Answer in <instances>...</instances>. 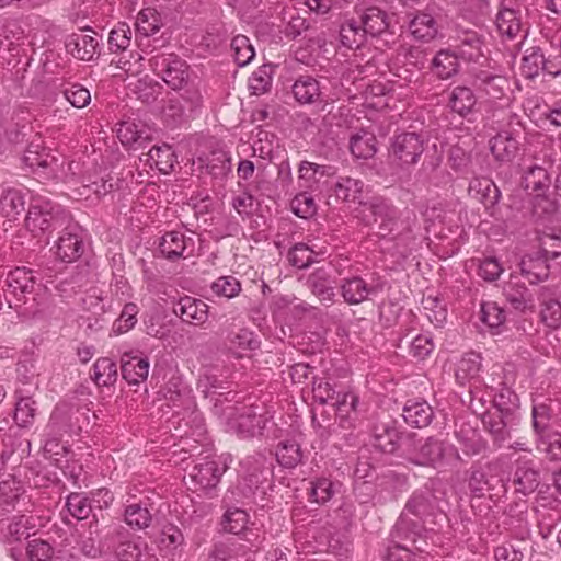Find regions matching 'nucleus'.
Masks as SVG:
<instances>
[{
    "label": "nucleus",
    "instance_id": "1",
    "mask_svg": "<svg viewBox=\"0 0 561 561\" xmlns=\"http://www.w3.org/2000/svg\"><path fill=\"white\" fill-rule=\"evenodd\" d=\"M66 215L60 206L53 205L49 201L35 199L26 216V226L32 231L49 232L61 227Z\"/></svg>",
    "mask_w": 561,
    "mask_h": 561
},
{
    "label": "nucleus",
    "instance_id": "2",
    "mask_svg": "<svg viewBox=\"0 0 561 561\" xmlns=\"http://www.w3.org/2000/svg\"><path fill=\"white\" fill-rule=\"evenodd\" d=\"M424 151V141L416 133L397 135L389 149L392 163L402 168L415 164Z\"/></svg>",
    "mask_w": 561,
    "mask_h": 561
},
{
    "label": "nucleus",
    "instance_id": "3",
    "mask_svg": "<svg viewBox=\"0 0 561 561\" xmlns=\"http://www.w3.org/2000/svg\"><path fill=\"white\" fill-rule=\"evenodd\" d=\"M154 71L161 75L162 80L173 90H180L188 78V66L174 54L158 55L151 60Z\"/></svg>",
    "mask_w": 561,
    "mask_h": 561
},
{
    "label": "nucleus",
    "instance_id": "4",
    "mask_svg": "<svg viewBox=\"0 0 561 561\" xmlns=\"http://www.w3.org/2000/svg\"><path fill=\"white\" fill-rule=\"evenodd\" d=\"M363 220L367 225L379 222L385 233L391 232L396 226L397 209L381 197H374L362 205Z\"/></svg>",
    "mask_w": 561,
    "mask_h": 561
},
{
    "label": "nucleus",
    "instance_id": "5",
    "mask_svg": "<svg viewBox=\"0 0 561 561\" xmlns=\"http://www.w3.org/2000/svg\"><path fill=\"white\" fill-rule=\"evenodd\" d=\"M323 82L310 76L299 77L293 85L294 96L301 104L327 102Z\"/></svg>",
    "mask_w": 561,
    "mask_h": 561
},
{
    "label": "nucleus",
    "instance_id": "6",
    "mask_svg": "<svg viewBox=\"0 0 561 561\" xmlns=\"http://www.w3.org/2000/svg\"><path fill=\"white\" fill-rule=\"evenodd\" d=\"M225 347L234 357H243L247 352L259 347V341L254 333L247 328H239L228 333Z\"/></svg>",
    "mask_w": 561,
    "mask_h": 561
},
{
    "label": "nucleus",
    "instance_id": "7",
    "mask_svg": "<svg viewBox=\"0 0 561 561\" xmlns=\"http://www.w3.org/2000/svg\"><path fill=\"white\" fill-rule=\"evenodd\" d=\"M520 274L530 283L545 280L549 274V266L540 252L526 254L518 263Z\"/></svg>",
    "mask_w": 561,
    "mask_h": 561
},
{
    "label": "nucleus",
    "instance_id": "8",
    "mask_svg": "<svg viewBox=\"0 0 561 561\" xmlns=\"http://www.w3.org/2000/svg\"><path fill=\"white\" fill-rule=\"evenodd\" d=\"M98 46L96 37L83 32L72 34L66 41L67 51L80 60H92Z\"/></svg>",
    "mask_w": 561,
    "mask_h": 561
},
{
    "label": "nucleus",
    "instance_id": "9",
    "mask_svg": "<svg viewBox=\"0 0 561 561\" xmlns=\"http://www.w3.org/2000/svg\"><path fill=\"white\" fill-rule=\"evenodd\" d=\"M117 137L122 145L128 149L137 150L151 140L149 131L142 124L123 122L117 128Z\"/></svg>",
    "mask_w": 561,
    "mask_h": 561
},
{
    "label": "nucleus",
    "instance_id": "10",
    "mask_svg": "<svg viewBox=\"0 0 561 561\" xmlns=\"http://www.w3.org/2000/svg\"><path fill=\"white\" fill-rule=\"evenodd\" d=\"M335 169L331 165L302 161L298 168L299 185L305 188H317L323 178H332Z\"/></svg>",
    "mask_w": 561,
    "mask_h": 561
},
{
    "label": "nucleus",
    "instance_id": "11",
    "mask_svg": "<svg viewBox=\"0 0 561 561\" xmlns=\"http://www.w3.org/2000/svg\"><path fill=\"white\" fill-rule=\"evenodd\" d=\"M55 255L62 262L71 263L83 252V243L76 233L64 231L54 247Z\"/></svg>",
    "mask_w": 561,
    "mask_h": 561
},
{
    "label": "nucleus",
    "instance_id": "12",
    "mask_svg": "<svg viewBox=\"0 0 561 561\" xmlns=\"http://www.w3.org/2000/svg\"><path fill=\"white\" fill-rule=\"evenodd\" d=\"M459 58L456 51L450 49H440L431 61L432 73L442 79L447 80L458 72Z\"/></svg>",
    "mask_w": 561,
    "mask_h": 561
},
{
    "label": "nucleus",
    "instance_id": "13",
    "mask_svg": "<svg viewBox=\"0 0 561 561\" xmlns=\"http://www.w3.org/2000/svg\"><path fill=\"white\" fill-rule=\"evenodd\" d=\"M174 312L180 313L186 322L202 324L208 318V305L201 299L185 296L179 300Z\"/></svg>",
    "mask_w": 561,
    "mask_h": 561
},
{
    "label": "nucleus",
    "instance_id": "14",
    "mask_svg": "<svg viewBox=\"0 0 561 561\" xmlns=\"http://www.w3.org/2000/svg\"><path fill=\"white\" fill-rule=\"evenodd\" d=\"M363 188L364 183L360 180L350 176L339 178L330 184L328 197L334 196L337 201L342 202H356L359 201Z\"/></svg>",
    "mask_w": 561,
    "mask_h": 561
},
{
    "label": "nucleus",
    "instance_id": "15",
    "mask_svg": "<svg viewBox=\"0 0 561 561\" xmlns=\"http://www.w3.org/2000/svg\"><path fill=\"white\" fill-rule=\"evenodd\" d=\"M123 378L130 385H138L145 381L149 374V362L138 356L124 354L121 359Z\"/></svg>",
    "mask_w": 561,
    "mask_h": 561
},
{
    "label": "nucleus",
    "instance_id": "16",
    "mask_svg": "<svg viewBox=\"0 0 561 561\" xmlns=\"http://www.w3.org/2000/svg\"><path fill=\"white\" fill-rule=\"evenodd\" d=\"M140 160L150 168H157L161 173L169 174L175 162V156L169 145L153 146Z\"/></svg>",
    "mask_w": 561,
    "mask_h": 561
},
{
    "label": "nucleus",
    "instance_id": "17",
    "mask_svg": "<svg viewBox=\"0 0 561 561\" xmlns=\"http://www.w3.org/2000/svg\"><path fill=\"white\" fill-rule=\"evenodd\" d=\"M402 416L409 425L422 428L433 419L432 407L425 401H408L403 408Z\"/></svg>",
    "mask_w": 561,
    "mask_h": 561
},
{
    "label": "nucleus",
    "instance_id": "18",
    "mask_svg": "<svg viewBox=\"0 0 561 561\" xmlns=\"http://www.w3.org/2000/svg\"><path fill=\"white\" fill-rule=\"evenodd\" d=\"M409 30L415 39L428 43L438 34L435 19L425 12L416 13L409 23Z\"/></svg>",
    "mask_w": 561,
    "mask_h": 561
},
{
    "label": "nucleus",
    "instance_id": "19",
    "mask_svg": "<svg viewBox=\"0 0 561 561\" xmlns=\"http://www.w3.org/2000/svg\"><path fill=\"white\" fill-rule=\"evenodd\" d=\"M24 196L19 190L0 186V215L16 219L24 211Z\"/></svg>",
    "mask_w": 561,
    "mask_h": 561
},
{
    "label": "nucleus",
    "instance_id": "20",
    "mask_svg": "<svg viewBox=\"0 0 561 561\" xmlns=\"http://www.w3.org/2000/svg\"><path fill=\"white\" fill-rule=\"evenodd\" d=\"M359 24L371 36H377L385 33L390 26L389 15L379 8H368L360 14Z\"/></svg>",
    "mask_w": 561,
    "mask_h": 561
},
{
    "label": "nucleus",
    "instance_id": "21",
    "mask_svg": "<svg viewBox=\"0 0 561 561\" xmlns=\"http://www.w3.org/2000/svg\"><path fill=\"white\" fill-rule=\"evenodd\" d=\"M457 54L465 60L479 61L483 56L482 42L474 31H463L457 38Z\"/></svg>",
    "mask_w": 561,
    "mask_h": 561
},
{
    "label": "nucleus",
    "instance_id": "22",
    "mask_svg": "<svg viewBox=\"0 0 561 561\" xmlns=\"http://www.w3.org/2000/svg\"><path fill=\"white\" fill-rule=\"evenodd\" d=\"M520 69L527 78L538 76L540 70H545L551 75L558 73V71H553L550 68L541 50L536 47H531L525 51V55L522 58Z\"/></svg>",
    "mask_w": 561,
    "mask_h": 561
},
{
    "label": "nucleus",
    "instance_id": "23",
    "mask_svg": "<svg viewBox=\"0 0 561 561\" xmlns=\"http://www.w3.org/2000/svg\"><path fill=\"white\" fill-rule=\"evenodd\" d=\"M504 295L510 305L518 311H533L535 309L533 294L524 285L511 282L505 287Z\"/></svg>",
    "mask_w": 561,
    "mask_h": 561
},
{
    "label": "nucleus",
    "instance_id": "24",
    "mask_svg": "<svg viewBox=\"0 0 561 561\" xmlns=\"http://www.w3.org/2000/svg\"><path fill=\"white\" fill-rule=\"evenodd\" d=\"M350 150L356 158L368 159L376 152V137L371 131L359 130L350 138Z\"/></svg>",
    "mask_w": 561,
    "mask_h": 561
},
{
    "label": "nucleus",
    "instance_id": "25",
    "mask_svg": "<svg viewBox=\"0 0 561 561\" xmlns=\"http://www.w3.org/2000/svg\"><path fill=\"white\" fill-rule=\"evenodd\" d=\"M91 378L99 387L114 385L117 380L116 364L107 357L96 359L91 368Z\"/></svg>",
    "mask_w": 561,
    "mask_h": 561
},
{
    "label": "nucleus",
    "instance_id": "26",
    "mask_svg": "<svg viewBox=\"0 0 561 561\" xmlns=\"http://www.w3.org/2000/svg\"><path fill=\"white\" fill-rule=\"evenodd\" d=\"M192 241L191 239H186L185 236L181 232L171 231L165 233L159 243V249L161 254L169 259L175 260L183 256L185 249L187 248V242Z\"/></svg>",
    "mask_w": 561,
    "mask_h": 561
},
{
    "label": "nucleus",
    "instance_id": "27",
    "mask_svg": "<svg viewBox=\"0 0 561 561\" xmlns=\"http://www.w3.org/2000/svg\"><path fill=\"white\" fill-rule=\"evenodd\" d=\"M490 149L496 160L510 161L518 150V141L507 133H500L490 140Z\"/></svg>",
    "mask_w": 561,
    "mask_h": 561
},
{
    "label": "nucleus",
    "instance_id": "28",
    "mask_svg": "<svg viewBox=\"0 0 561 561\" xmlns=\"http://www.w3.org/2000/svg\"><path fill=\"white\" fill-rule=\"evenodd\" d=\"M21 502H25V495L20 482L9 479L0 482V506L3 510L16 508Z\"/></svg>",
    "mask_w": 561,
    "mask_h": 561
},
{
    "label": "nucleus",
    "instance_id": "29",
    "mask_svg": "<svg viewBox=\"0 0 561 561\" xmlns=\"http://www.w3.org/2000/svg\"><path fill=\"white\" fill-rule=\"evenodd\" d=\"M444 456V447L442 442L435 438H427L421 445L415 455V463L420 466H436Z\"/></svg>",
    "mask_w": 561,
    "mask_h": 561
},
{
    "label": "nucleus",
    "instance_id": "30",
    "mask_svg": "<svg viewBox=\"0 0 561 561\" xmlns=\"http://www.w3.org/2000/svg\"><path fill=\"white\" fill-rule=\"evenodd\" d=\"M477 99L467 87H456L453 89L449 96L450 108L458 113L460 116H466L474 107Z\"/></svg>",
    "mask_w": 561,
    "mask_h": 561
},
{
    "label": "nucleus",
    "instance_id": "31",
    "mask_svg": "<svg viewBox=\"0 0 561 561\" xmlns=\"http://www.w3.org/2000/svg\"><path fill=\"white\" fill-rule=\"evenodd\" d=\"M341 290L344 300L351 305L363 302L370 293L367 283L359 277L345 279L341 286Z\"/></svg>",
    "mask_w": 561,
    "mask_h": 561
},
{
    "label": "nucleus",
    "instance_id": "32",
    "mask_svg": "<svg viewBox=\"0 0 561 561\" xmlns=\"http://www.w3.org/2000/svg\"><path fill=\"white\" fill-rule=\"evenodd\" d=\"M221 476V471L214 461H206L193 468L191 477L204 489L214 488Z\"/></svg>",
    "mask_w": 561,
    "mask_h": 561
},
{
    "label": "nucleus",
    "instance_id": "33",
    "mask_svg": "<svg viewBox=\"0 0 561 561\" xmlns=\"http://www.w3.org/2000/svg\"><path fill=\"white\" fill-rule=\"evenodd\" d=\"M124 519L135 529H145L151 523V513L141 503H133L125 508Z\"/></svg>",
    "mask_w": 561,
    "mask_h": 561
},
{
    "label": "nucleus",
    "instance_id": "34",
    "mask_svg": "<svg viewBox=\"0 0 561 561\" xmlns=\"http://www.w3.org/2000/svg\"><path fill=\"white\" fill-rule=\"evenodd\" d=\"M7 285L14 294L30 293L34 288V278L31 271L25 267H18L11 271L5 279Z\"/></svg>",
    "mask_w": 561,
    "mask_h": 561
},
{
    "label": "nucleus",
    "instance_id": "35",
    "mask_svg": "<svg viewBox=\"0 0 561 561\" xmlns=\"http://www.w3.org/2000/svg\"><path fill=\"white\" fill-rule=\"evenodd\" d=\"M228 419L232 428L245 435H253L255 427L260 424L259 417L251 408H242V412L236 417L228 413Z\"/></svg>",
    "mask_w": 561,
    "mask_h": 561
},
{
    "label": "nucleus",
    "instance_id": "36",
    "mask_svg": "<svg viewBox=\"0 0 561 561\" xmlns=\"http://www.w3.org/2000/svg\"><path fill=\"white\" fill-rule=\"evenodd\" d=\"M365 35L362 25L354 19L346 21L341 27V42L351 49L360 47Z\"/></svg>",
    "mask_w": 561,
    "mask_h": 561
},
{
    "label": "nucleus",
    "instance_id": "37",
    "mask_svg": "<svg viewBox=\"0 0 561 561\" xmlns=\"http://www.w3.org/2000/svg\"><path fill=\"white\" fill-rule=\"evenodd\" d=\"M496 24L500 33L508 38H515L520 31L519 16L513 9H502L497 14Z\"/></svg>",
    "mask_w": 561,
    "mask_h": 561
},
{
    "label": "nucleus",
    "instance_id": "38",
    "mask_svg": "<svg viewBox=\"0 0 561 561\" xmlns=\"http://www.w3.org/2000/svg\"><path fill=\"white\" fill-rule=\"evenodd\" d=\"M130 42L131 30L126 23H118L108 34V49L113 54L126 51Z\"/></svg>",
    "mask_w": 561,
    "mask_h": 561
},
{
    "label": "nucleus",
    "instance_id": "39",
    "mask_svg": "<svg viewBox=\"0 0 561 561\" xmlns=\"http://www.w3.org/2000/svg\"><path fill=\"white\" fill-rule=\"evenodd\" d=\"M211 291L224 298H234L241 291V283L232 275L218 277L210 286Z\"/></svg>",
    "mask_w": 561,
    "mask_h": 561
},
{
    "label": "nucleus",
    "instance_id": "40",
    "mask_svg": "<svg viewBox=\"0 0 561 561\" xmlns=\"http://www.w3.org/2000/svg\"><path fill=\"white\" fill-rule=\"evenodd\" d=\"M231 49L233 50V56L236 62L243 67L252 61L255 57V50L250 39L244 35H237L231 42Z\"/></svg>",
    "mask_w": 561,
    "mask_h": 561
},
{
    "label": "nucleus",
    "instance_id": "41",
    "mask_svg": "<svg viewBox=\"0 0 561 561\" xmlns=\"http://www.w3.org/2000/svg\"><path fill=\"white\" fill-rule=\"evenodd\" d=\"M68 512L78 520L87 519L92 512L90 500L82 493H71L67 497Z\"/></svg>",
    "mask_w": 561,
    "mask_h": 561
},
{
    "label": "nucleus",
    "instance_id": "42",
    "mask_svg": "<svg viewBox=\"0 0 561 561\" xmlns=\"http://www.w3.org/2000/svg\"><path fill=\"white\" fill-rule=\"evenodd\" d=\"M481 320L490 329H499L506 320L504 309L494 301H486L481 305Z\"/></svg>",
    "mask_w": 561,
    "mask_h": 561
},
{
    "label": "nucleus",
    "instance_id": "43",
    "mask_svg": "<svg viewBox=\"0 0 561 561\" xmlns=\"http://www.w3.org/2000/svg\"><path fill=\"white\" fill-rule=\"evenodd\" d=\"M537 449L550 460H561V435L558 433L540 435Z\"/></svg>",
    "mask_w": 561,
    "mask_h": 561
},
{
    "label": "nucleus",
    "instance_id": "44",
    "mask_svg": "<svg viewBox=\"0 0 561 561\" xmlns=\"http://www.w3.org/2000/svg\"><path fill=\"white\" fill-rule=\"evenodd\" d=\"M137 33L144 36H151L160 30V18L152 9H145L137 15Z\"/></svg>",
    "mask_w": 561,
    "mask_h": 561
},
{
    "label": "nucleus",
    "instance_id": "45",
    "mask_svg": "<svg viewBox=\"0 0 561 561\" xmlns=\"http://www.w3.org/2000/svg\"><path fill=\"white\" fill-rule=\"evenodd\" d=\"M334 494L333 483L327 478H319L310 482L308 499L310 502L323 504Z\"/></svg>",
    "mask_w": 561,
    "mask_h": 561
},
{
    "label": "nucleus",
    "instance_id": "46",
    "mask_svg": "<svg viewBox=\"0 0 561 561\" xmlns=\"http://www.w3.org/2000/svg\"><path fill=\"white\" fill-rule=\"evenodd\" d=\"M249 515L245 511L240 508L228 510L224 516L225 530L239 535L247 529Z\"/></svg>",
    "mask_w": 561,
    "mask_h": 561
},
{
    "label": "nucleus",
    "instance_id": "47",
    "mask_svg": "<svg viewBox=\"0 0 561 561\" xmlns=\"http://www.w3.org/2000/svg\"><path fill=\"white\" fill-rule=\"evenodd\" d=\"M138 307L136 304H126L119 314V318L113 323L112 330L116 334L128 332L137 322Z\"/></svg>",
    "mask_w": 561,
    "mask_h": 561
},
{
    "label": "nucleus",
    "instance_id": "48",
    "mask_svg": "<svg viewBox=\"0 0 561 561\" xmlns=\"http://www.w3.org/2000/svg\"><path fill=\"white\" fill-rule=\"evenodd\" d=\"M548 184V174L543 168L531 167L525 173L523 185L525 190L531 191L533 193H539Z\"/></svg>",
    "mask_w": 561,
    "mask_h": 561
},
{
    "label": "nucleus",
    "instance_id": "49",
    "mask_svg": "<svg viewBox=\"0 0 561 561\" xmlns=\"http://www.w3.org/2000/svg\"><path fill=\"white\" fill-rule=\"evenodd\" d=\"M39 145L32 144L24 154V162L27 167L35 170L38 168L45 169L50 165V163L55 160L53 156L43 150L38 151Z\"/></svg>",
    "mask_w": 561,
    "mask_h": 561
},
{
    "label": "nucleus",
    "instance_id": "50",
    "mask_svg": "<svg viewBox=\"0 0 561 561\" xmlns=\"http://www.w3.org/2000/svg\"><path fill=\"white\" fill-rule=\"evenodd\" d=\"M290 208L300 218H308L316 214L314 199L307 193L297 194L290 202Z\"/></svg>",
    "mask_w": 561,
    "mask_h": 561
},
{
    "label": "nucleus",
    "instance_id": "51",
    "mask_svg": "<svg viewBox=\"0 0 561 561\" xmlns=\"http://www.w3.org/2000/svg\"><path fill=\"white\" fill-rule=\"evenodd\" d=\"M508 89V82L504 77L494 76L482 79L481 90L491 99L500 100Z\"/></svg>",
    "mask_w": 561,
    "mask_h": 561
},
{
    "label": "nucleus",
    "instance_id": "52",
    "mask_svg": "<svg viewBox=\"0 0 561 561\" xmlns=\"http://www.w3.org/2000/svg\"><path fill=\"white\" fill-rule=\"evenodd\" d=\"M65 99L75 107H85L91 101V94L88 89L80 84H71L62 90Z\"/></svg>",
    "mask_w": 561,
    "mask_h": 561
},
{
    "label": "nucleus",
    "instance_id": "53",
    "mask_svg": "<svg viewBox=\"0 0 561 561\" xmlns=\"http://www.w3.org/2000/svg\"><path fill=\"white\" fill-rule=\"evenodd\" d=\"M481 362L478 354L470 353L465 355L459 362L456 370L458 379L474 377L480 370Z\"/></svg>",
    "mask_w": 561,
    "mask_h": 561
},
{
    "label": "nucleus",
    "instance_id": "54",
    "mask_svg": "<svg viewBox=\"0 0 561 561\" xmlns=\"http://www.w3.org/2000/svg\"><path fill=\"white\" fill-rule=\"evenodd\" d=\"M514 483L523 493L533 492L538 485V473L534 469L518 468L515 472Z\"/></svg>",
    "mask_w": 561,
    "mask_h": 561
},
{
    "label": "nucleus",
    "instance_id": "55",
    "mask_svg": "<svg viewBox=\"0 0 561 561\" xmlns=\"http://www.w3.org/2000/svg\"><path fill=\"white\" fill-rule=\"evenodd\" d=\"M276 457L280 465L285 467H294L300 461L301 455L296 443L286 442L278 447Z\"/></svg>",
    "mask_w": 561,
    "mask_h": 561
},
{
    "label": "nucleus",
    "instance_id": "56",
    "mask_svg": "<svg viewBox=\"0 0 561 561\" xmlns=\"http://www.w3.org/2000/svg\"><path fill=\"white\" fill-rule=\"evenodd\" d=\"M312 253L313 251L308 245L297 243L290 249L288 261L293 266L304 268L312 263Z\"/></svg>",
    "mask_w": 561,
    "mask_h": 561
},
{
    "label": "nucleus",
    "instance_id": "57",
    "mask_svg": "<svg viewBox=\"0 0 561 561\" xmlns=\"http://www.w3.org/2000/svg\"><path fill=\"white\" fill-rule=\"evenodd\" d=\"M26 553L31 561H48L53 556V548L42 539H33L28 542Z\"/></svg>",
    "mask_w": 561,
    "mask_h": 561
},
{
    "label": "nucleus",
    "instance_id": "58",
    "mask_svg": "<svg viewBox=\"0 0 561 561\" xmlns=\"http://www.w3.org/2000/svg\"><path fill=\"white\" fill-rule=\"evenodd\" d=\"M543 308L541 317L543 322L551 328H557L561 324V302L554 299L542 301Z\"/></svg>",
    "mask_w": 561,
    "mask_h": 561
},
{
    "label": "nucleus",
    "instance_id": "59",
    "mask_svg": "<svg viewBox=\"0 0 561 561\" xmlns=\"http://www.w3.org/2000/svg\"><path fill=\"white\" fill-rule=\"evenodd\" d=\"M358 398L353 392H339L332 405L341 417H348L355 411Z\"/></svg>",
    "mask_w": 561,
    "mask_h": 561
},
{
    "label": "nucleus",
    "instance_id": "60",
    "mask_svg": "<svg viewBox=\"0 0 561 561\" xmlns=\"http://www.w3.org/2000/svg\"><path fill=\"white\" fill-rule=\"evenodd\" d=\"M272 84V78L265 69H257L249 78V89L252 94L260 95L268 91Z\"/></svg>",
    "mask_w": 561,
    "mask_h": 561
},
{
    "label": "nucleus",
    "instance_id": "61",
    "mask_svg": "<svg viewBox=\"0 0 561 561\" xmlns=\"http://www.w3.org/2000/svg\"><path fill=\"white\" fill-rule=\"evenodd\" d=\"M504 268L495 257L489 256L480 261L478 273L488 282H493L500 277Z\"/></svg>",
    "mask_w": 561,
    "mask_h": 561
},
{
    "label": "nucleus",
    "instance_id": "62",
    "mask_svg": "<svg viewBox=\"0 0 561 561\" xmlns=\"http://www.w3.org/2000/svg\"><path fill=\"white\" fill-rule=\"evenodd\" d=\"M434 350V343L427 334H420L411 342L410 353L417 358H425Z\"/></svg>",
    "mask_w": 561,
    "mask_h": 561
},
{
    "label": "nucleus",
    "instance_id": "63",
    "mask_svg": "<svg viewBox=\"0 0 561 561\" xmlns=\"http://www.w3.org/2000/svg\"><path fill=\"white\" fill-rule=\"evenodd\" d=\"M549 420V408L546 404H538L533 408V427L539 436L546 434Z\"/></svg>",
    "mask_w": 561,
    "mask_h": 561
},
{
    "label": "nucleus",
    "instance_id": "64",
    "mask_svg": "<svg viewBox=\"0 0 561 561\" xmlns=\"http://www.w3.org/2000/svg\"><path fill=\"white\" fill-rule=\"evenodd\" d=\"M141 56L137 51H130L128 57L123 55L116 60L117 68L124 70L126 73L136 75L141 71Z\"/></svg>",
    "mask_w": 561,
    "mask_h": 561
}]
</instances>
